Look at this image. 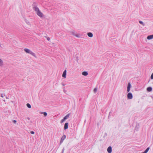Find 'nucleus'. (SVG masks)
I'll return each mask as SVG.
<instances>
[{
	"instance_id": "obj_22",
	"label": "nucleus",
	"mask_w": 153,
	"mask_h": 153,
	"mask_svg": "<svg viewBox=\"0 0 153 153\" xmlns=\"http://www.w3.org/2000/svg\"><path fill=\"white\" fill-rule=\"evenodd\" d=\"M97 90V88H95L94 90V93H95L96 92Z\"/></svg>"
},
{
	"instance_id": "obj_24",
	"label": "nucleus",
	"mask_w": 153,
	"mask_h": 153,
	"mask_svg": "<svg viewBox=\"0 0 153 153\" xmlns=\"http://www.w3.org/2000/svg\"><path fill=\"white\" fill-rule=\"evenodd\" d=\"M5 96V95L4 94V95L3 96V94H1V97H3L4 96Z\"/></svg>"
},
{
	"instance_id": "obj_1",
	"label": "nucleus",
	"mask_w": 153,
	"mask_h": 153,
	"mask_svg": "<svg viewBox=\"0 0 153 153\" xmlns=\"http://www.w3.org/2000/svg\"><path fill=\"white\" fill-rule=\"evenodd\" d=\"M34 3L33 5V10L35 11L37 15L40 17V18H42L43 17L44 15L39 10V8L37 7L36 5Z\"/></svg>"
},
{
	"instance_id": "obj_15",
	"label": "nucleus",
	"mask_w": 153,
	"mask_h": 153,
	"mask_svg": "<svg viewBox=\"0 0 153 153\" xmlns=\"http://www.w3.org/2000/svg\"><path fill=\"white\" fill-rule=\"evenodd\" d=\"M25 22H26V23L27 25H31V23L29 21H28V20H27V19H25Z\"/></svg>"
},
{
	"instance_id": "obj_16",
	"label": "nucleus",
	"mask_w": 153,
	"mask_h": 153,
	"mask_svg": "<svg viewBox=\"0 0 153 153\" xmlns=\"http://www.w3.org/2000/svg\"><path fill=\"white\" fill-rule=\"evenodd\" d=\"M139 23L143 25V26H144L145 25V24L142 21H139Z\"/></svg>"
},
{
	"instance_id": "obj_12",
	"label": "nucleus",
	"mask_w": 153,
	"mask_h": 153,
	"mask_svg": "<svg viewBox=\"0 0 153 153\" xmlns=\"http://www.w3.org/2000/svg\"><path fill=\"white\" fill-rule=\"evenodd\" d=\"M82 74L83 75L86 76L88 75V74L87 71H84L82 72Z\"/></svg>"
},
{
	"instance_id": "obj_18",
	"label": "nucleus",
	"mask_w": 153,
	"mask_h": 153,
	"mask_svg": "<svg viewBox=\"0 0 153 153\" xmlns=\"http://www.w3.org/2000/svg\"><path fill=\"white\" fill-rule=\"evenodd\" d=\"M26 105L27 107H28L29 108H31V106L30 105V104H29V103H27Z\"/></svg>"
},
{
	"instance_id": "obj_25",
	"label": "nucleus",
	"mask_w": 153,
	"mask_h": 153,
	"mask_svg": "<svg viewBox=\"0 0 153 153\" xmlns=\"http://www.w3.org/2000/svg\"><path fill=\"white\" fill-rule=\"evenodd\" d=\"M151 79H153V73H152L151 76Z\"/></svg>"
},
{
	"instance_id": "obj_10",
	"label": "nucleus",
	"mask_w": 153,
	"mask_h": 153,
	"mask_svg": "<svg viewBox=\"0 0 153 153\" xmlns=\"http://www.w3.org/2000/svg\"><path fill=\"white\" fill-rule=\"evenodd\" d=\"M147 39L148 40H150L153 39V35H149L147 37Z\"/></svg>"
},
{
	"instance_id": "obj_3",
	"label": "nucleus",
	"mask_w": 153,
	"mask_h": 153,
	"mask_svg": "<svg viewBox=\"0 0 153 153\" xmlns=\"http://www.w3.org/2000/svg\"><path fill=\"white\" fill-rule=\"evenodd\" d=\"M127 98L129 99H131L133 98V95L131 93H128L127 95Z\"/></svg>"
},
{
	"instance_id": "obj_28",
	"label": "nucleus",
	"mask_w": 153,
	"mask_h": 153,
	"mask_svg": "<svg viewBox=\"0 0 153 153\" xmlns=\"http://www.w3.org/2000/svg\"><path fill=\"white\" fill-rule=\"evenodd\" d=\"M47 39L48 41H49L50 40V38L49 37H48L47 38Z\"/></svg>"
},
{
	"instance_id": "obj_11",
	"label": "nucleus",
	"mask_w": 153,
	"mask_h": 153,
	"mask_svg": "<svg viewBox=\"0 0 153 153\" xmlns=\"http://www.w3.org/2000/svg\"><path fill=\"white\" fill-rule=\"evenodd\" d=\"M88 36L90 37H92L93 36V34L91 32H89L87 33Z\"/></svg>"
},
{
	"instance_id": "obj_8",
	"label": "nucleus",
	"mask_w": 153,
	"mask_h": 153,
	"mask_svg": "<svg viewBox=\"0 0 153 153\" xmlns=\"http://www.w3.org/2000/svg\"><path fill=\"white\" fill-rule=\"evenodd\" d=\"M66 70H65L63 72V73L62 74V77L65 78L66 77Z\"/></svg>"
},
{
	"instance_id": "obj_27",
	"label": "nucleus",
	"mask_w": 153,
	"mask_h": 153,
	"mask_svg": "<svg viewBox=\"0 0 153 153\" xmlns=\"http://www.w3.org/2000/svg\"><path fill=\"white\" fill-rule=\"evenodd\" d=\"M13 122L14 123H16V120H13Z\"/></svg>"
},
{
	"instance_id": "obj_23",
	"label": "nucleus",
	"mask_w": 153,
	"mask_h": 153,
	"mask_svg": "<svg viewBox=\"0 0 153 153\" xmlns=\"http://www.w3.org/2000/svg\"><path fill=\"white\" fill-rule=\"evenodd\" d=\"M65 119H64V118H63L61 120V121H60V123H63L65 121Z\"/></svg>"
},
{
	"instance_id": "obj_29",
	"label": "nucleus",
	"mask_w": 153,
	"mask_h": 153,
	"mask_svg": "<svg viewBox=\"0 0 153 153\" xmlns=\"http://www.w3.org/2000/svg\"><path fill=\"white\" fill-rule=\"evenodd\" d=\"M27 119H28V120H29L30 119V118H29L28 117H27Z\"/></svg>"
},
{
	"instance_id": "obj_26",
	"label": "nucleus",
	"mask_w": 153,
	"mask_h": 153,
	"mask_svg": "<svg viewBox=\"0 0 153 153\" xmlns=\"http://www.w3.org/2000/svg\"><path fill=\"white\" fill-rule=\"evenodd\" d=\"M30 133L32 134H34V132L33 131H31L30 132Z\"/></svg>"
},
{
	"instance_id": "obj_5",
	"label": "nucleus",
	"mask_w": 153,
	"mask_h": 153,
	"mask_svg": "<svg viewBox=\"0 0 153 153\" xmlns=\"http://www.w3.org/2000/svg\"><path fill=\"white\" fill-rule=\"evenodd\" d=\"M131 87V84L130 82H129L127 88V91L129 92L130 90V88Z\"/></svg>"
},
{
	"instance_id": "obj_13",
	"label": "nucleus",
	"mask_w": 153,
	"mask_h": 153,
	"mask_svg": "<svg viewBox=\"0 0 153 153\" xmlns=\"http://www.w3.org/2000/svg\"><path fill=\"white\" fill-rule=\"evenodd\" d=\"M152 90V88L151 87H149L147 88V90L149 92L151 91Z\"/></svg>"
},
{
	"instance_id": "obj_17",
	"label": "nucleus",
	"mask_w": 153,
	"mask_h": 153,
	"mask_svg": "<svg viewBox=\"0 0 153 153\" xmlns=\"http://www.w3.org/2000/svg\"><path fill=\"white\" fill-rule=\"evenodd\" d=\"M71 33L72 35L74 36L75 35V34H76L75 33V32L74 31H72L71 32Z\"/></svg>"
},
{
	"instance_id": "obj_7",
	"label": "nucleus",
	"mask_w": 153,
	"mask_h": 153,
	"mask_svg": "<svg viewBox=\"0 0 153 153\" xmlns=\"http://www.w3.org/2000/svg\"><path fill=\"white\" fill-rule=\"evenodd\" d=\"M68 123H65L64 128V130H66L68 128Z\"/></svg>"
},
{
	"instance_id": "obj_2",
	"label": "nucleus",
	"mask_w": 153,
	"mask_h": 153,
	"mask_svg": "<svg viewBox=\"0 0 153 153\" xmlns=\"http://www.w3.org/2000/svg\"><path fill=\"white\" fill-rule=\"evenodd\" d=\"M24 50L26 53H29L34 57H36L35 53L29 49L27 48H25Z\"/></svg>"
},
{
	"instance_id": "obj_21",
	"label": "nucleus",
	"mask_w": 153,
	"mask_h": 153,
	"mask_svg": "<svg viewBox=\"0 0 153 153\" xmlns=\"http://www.w3.org/2000/svg\"><path fill=\"white\" fill-rule=\"evenodd\" d=\"M75 36H76V37H77L78 38H79L80 37V34H76V33L75 34Z\"/></svg>"
},
{
	"instance_id": "obj_32",
	"label": "nucleus",
	"mask_w": 153,
	"mask_h": 153,
	"mask_svg": "<svg viewBox=\"0 0 153 153\" xmlns=\"http://www.w3.org/2000/svg\"><path fill=\"white\" fill-rule=\"evenodd\" d=\"M6 98L7 99H8V97H6Z\"/></svg>"
},
{
	"instance_id": "obj_6",
	"label": "nucleus",
	"mask_w": 153,
	"mask_h": 153,
	"mask_svg": "<svg viewBox=\"0 0 153 153\" xmlns=\"http://www.w3.org/2000/svg\"><path fill=\"white\" fill-rule=\"evenodd\" d=\"M4 65V62L3 60L0 58V67H2Z\"/></svg>"
},
{
	"instance_id": "obj_9",
	"label": "nucleus",
	"mask_w": 153,
	"mask_h": 153,
	"mask_svg": "<svg viewBox=\"0 0 153 153\" xmlns=\"http://www.w3.org/2000/svg\"><path fill=\"white\" fill-rule=\"evenodd\" d=\"M107 151L108 153H111L112 152V148L111 146H109L107 149Z\"/></svg>"
},
{
	"instance_id": "obj_19",
	"label": "nucleus",
	"mask_w": 153,
	"mask_h": 153,
	"mask_svg": "<svg viewBox=\"0 0 153 153\" xmlns=\"http://www.w3.org/2000/svg\"><path fill=\"white\" fill-rule=\"evenodd\" d=\"M41 114H43L45 116H46L47 115V113L46 112H42V113H41Z\"/></svg>"
},
{
	"instance_id": "obj_31",
	"label": "nucleus",
	"mask_w": 153,
	"mask_h": 153,
	"mask_svg": "<svg viewBox=\"0 0 153 153\" xmlns=\"http://www.w3.org/2000/svg\"><path fill=\"white\" fill-rule=\"evenodd\" d=\"M76 59H77V61H78V57H77V58H76Z\"/></svg>"
},
{
	"instance_id": "obj_20",
	"label": "nucleus",
	"mask_w": 153,
	"mask_h": 153,
	"mask_svg": "<svg viewBox=\"0 0 153 153\" xmlns=\"http://www.w3.org/2000/svg\"><path fill=\"white\" fill-rule=\"evenodd\" d=\"M149 147L147 148V149L144 151L146 153H147L148 152V151L149 150Z\"/></svg>"
},
{
	"instance_id": "obj_30",
	"label": "nucleus",
	"mask_w": 153,
	"mask_h": 153,
	"mask_svg": "<svg viewBox=\"0 0 153 153\" xmlns=\"http://www.w3.org/2000/svg\"><path fill=\"white\" fill-rule=\"evenodd\" d=\"M62 85L63 86H65V85L64 83H62Z\"/></svg>"
},
{
	"instance_id": "obj_14",
	"label": "nucleus",
	"mask_w": 153,
	"mask_h": 153,
	"mask_svg": "<svg viewBox=\"0 0 153 153\" xmlns=\"http://www.w3.org/2000/svg\"><path fill=\"white\" fill-rule=\"evenodd\" d=\"M69 116H70V114H68L66 116H65L63 118L64 119H65V120H66L67 119H68L69 117Z\"/></svg>"
},
{
	"instance_id": "obj_4",
	"label": "nucleus",
	"mask_w": 153,
	"mask_h": 153,
	"mask_svg": "<svg viewBox=\"0 0 153 153\" xmlns=\"http://www.w3.org/2000/svg\"><path fill=\"white\" fill-rule=\"evenodd\" d=\"M66 137V135H64L62 137L60 141V144H61L63 142L64 140L65 139Z\"/></svg>"
}]
</instances>
